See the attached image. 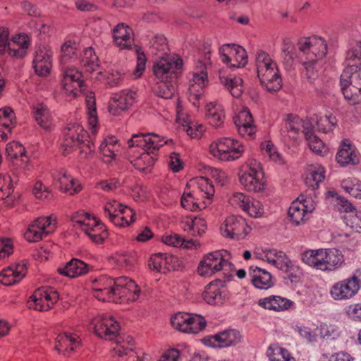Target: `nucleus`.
I'll list each match as a JSON object with an SVG mask.
<instances>
[{"mask_svg":"<svg viewBox=\"0 0 361 361\" xmlns=\"http://www.w3.org/2000/svg\"><path fill=\"white\" fill-rule=\"evenodd\" d=\"M168 143L154 133H137L132 135L128 144L130 148H140L142 152L131 161L133 166L139 171H145L154 166L157 159L159 148Z\"/></svg>","mask_w":361,"mask_h":361,"instance_id":"nucleus-1","label":"nucleus"},{"mask_svg":"<svg viewBox=\"0 0 361 361\" xmlns=\"http://www.w3.org/2000/svg\"><path fill=\"white\" fill-rule=\"evenodd\" d=\"M296 45L300 53V63L305 66L307 73H312L313 75V66L327 54L326 40L317 36L302 37L298 39Z\"/></svg>","mask_w":361,"mask_h":361,"instance_id":"nucleus-2","label":"nucleus"},{"mask_svg":"<svg viewBox=\"0 0 361 361\" xmlns=\"http://www.w3.org/2000/svg\"><path fill=\"white\" fill-rule=\"evenodd\" d=\"M255 62L257 77L269 92H277L282 87V79L276 63L263 50L256 53Z\"/></svg>","mask_w":361,"mask_h":361,"instance_id":"nucleus-3","label":"nucleus"},{"mask_svg":"<svg viewBox=\"0 0 361 361\" xmlns=\"http://www.w3.org/2000/svg\"><path fill=\"white\" fill-rule=\"evenodd\" d=\"M221 271L228 281L233 276L234 267L229 262V253L224 250L205 255L197 269V274L204 277H211Z\"/></svg>","mask_w":361,"mask_h":361,"instance_id":"nucleus-4","label":"nucleus"},{"mask_svg":"<svg viewBox=\"0 0 361 361\" xmlns=\"http://www.w3.org/2000/svg\"><path fill=\"white\" fill-rule=\"evenodd\" d=\"M239 181L244 188L251 192H260L267 187L265 173L262 164L254 158L243 164L238 172Z\"/></svg>","mask_w":361,"mask_h":361,"instance_id":"nucleus-5","label":"nucleus"},{"mask_svg":"<svg viewBox=\"0 0 361 361\" xmlns=\"http://www.w3.org/2000/svg\"><path fill=\"white\" fill-rule=\"evenodd\" d=\"M340 85L345 100L350 105L361 104V68L348 64L340 77Z\"/></svg>","mask_w":361,"mask_h":361,"instance_id":"nucleus-6","label":"nucleus"},{"mask_svg":"<svg viewBox=\"0 0 361 361\" xmlns=\"http://www.w3.org/2000/svg\"><path fill=\"white\" fill-rule=\"evenodd\" d=\"M89 135L84 128L78 123H69L63 130L61 147L63 154H69L77 148L82 149L86 154L91 152Z\"/></svg>","mask_w":361,"mask_h":361,"instance_id":"nucleus-7","label":"nucleus"},{"mask_svg":"<svg viewBox=\"0 0 361 361\" xmlns=\"http://www.w3.org/2000/svg\"><path fill=\"white\" fill-rule=\"evenodd\" d=\"M72 221L74 226H78L94 243H103L109 236L105 225L89 214L76 213L72 216Z\"/></svg>","mask_w":361,"mask_h":361,"instance_id":"nucleus-8","label":"nucleus"},{"mask_svg":"<svg viewBox=\"0 0 361 361\" xmlns=\"http://www.w3.org/2000/svg\"><path fill=\"white\" fill-rule=\"evenodd\" d=\"M209 149L211 154L221 161L237 159L244 152V146L238 140L231 137H221L214 140Z\"/></svg>","mask_w":361,"mask_h":361,"instance_id":"nucleus-9","label":"nucleus"},{"mask_svg":"<svg viewBox=\"0 0 361 361\" xmlns=\"http://www.w3.org/2000/svg\"><path fill=\"white\" fill-rule=\"evenodd\" d=\"M114 340L112 357L114 361H143V357H140L135 351V342L130 335L118 334Z\"/></svg>","mask_w":361,"mask_h":361,"instance_id":"nucleus-10","label":"nucleus"},{"mask_svg":"<svg viewBox=\"0 0 361 361\" xmlns=\"http://www.w3.org/2000/svg\"><path fill=\"white\" fill-rule=\"evenodd\" d=\"M140 289L130 279L121 276L115 279L114 295L111 302L115 303H129L137 300Z\"/></svg>","mask_w":361,"mask_h":361,"instance_id":"nucleus-11","label":"nucleus"},{"mask_svg":"<svg viewBox=\"0 0 361 361\" xmlns=\"http://www.w3.org/2000/svg\"><path fill=\"white\" fill-rule=\"evenodd\" d=\"M171 323L176 329L187 334H197L207 326L206 319L200 314L178 312L171 318Z\"/></svg>","mask_w":361,"mask_h":361,"instance_id":"nucleus-12","label":"nucleus"},{"mask_svg":"<svg viewBox=\"0 0 361 361\" xmlns=\"http://www.w3.org/2000/svg\"><path fill=\"white\" fill-rule=\"evenodd\" d=\"M183 61L180 58L162 57L154 63L152 73L159 80L173 81L180 73Z\"/></svg>","mask_w":361,"mask_h":361,"instance_id":"nucleus-13","label":"nucleus"},{"mask_svg":"<svg viewBox=\"0 0 361 361\" xmlns=\"http://www.w3.org/2000/svg\"><path fill=\"white\" fill-rule=\"evenodd\" d=\"M58 292L52 287H41L35 290L27 300V307L37 311H48L59 300Z\"/></svg>","mask_w":361,"mask_h":361,"instance_id":"nucleus-14","label":"nucleus"},{"mask_svg":"<svg viewBox=\"0 0 361 361\" xmlns=\"http://www.w3.org/2000/svg\"><path fill=\"white\" fill-rule=\"evenodd\" d=\"M61 71V85L66 95L76 97L85 90L86 84L81 71L74 67H64Z\"/></svg>","mask_w":361,"mask_h":361,"instance_id":"nucleus-15","label":"nucleus"},{"mask_svg":"<svg viewBox=\"0 0 361 361\" xmlns=\"http://www.w3.org/2000/svg\"><path fill=\"white\" fill-rule=\"evenodd\" d=\"M221 61L228 68H242L248 61L247 52L242 47L235 44H226L219 48Z\"/></svg>","mask_w":361,"mask_h":361,"instance_id":"nucleus-16","label":"nucleus"},{"mask_svg":"<svg viewBox=\"0 0 361 361\" xmlns=\"http://www.w3.org/2000/svg\"><path fill=\"white\" fill-rule=\"evenodd\" d=\"M361 281L353 274L349 278L334 283L330 290L331 297L336 300H346L353 298L359 291Z\"/></svg>","mask_w":361,"mask_h":361,"instance_id":"nucleus-17","label":"nucleus"},{"mask_svg":"<svg viewBox=\"0 0 361 361\" xmlns=\"http://www.w3.org/2000/svg\"><path fill=\"white\" fill-rule=\"evenodd\" d=\"M55 228L56 224L52 222L51 216L39 217L30 224L24 237L28 242H39L53 233Z\"/></svg>","mask_w":361,"mask_h":361,"instance_id":"nucleus-18","label":"nucleus"},{"mask_svg":"<svg viewBox=\"0 0 361 361\" xmlns=\"http://www.w3.org/2000/svg\"><path fill=\"white\" fill-rule=\"evenodd\" d=\"M221 229L226 237L237 240L245 238L251 231L246 219L241 216L236 215L226 217Z\"/></svg>","mask_w":361,"mask_h":361,"instance_id":"nucleus-19","label":"nucleus"},{"mask_svg":"<svg viewBox=\"0 0 361 361\" xmlns=\"http://www.w3.org/2000/svg\"><path fill=\"white\" fill-rule=\"evenodd\" d=\"M240 333L235 329H226L214 335L202 338V343L214 348H223L233 346L241 341Z\"/></svg>","mask_w":361,"mask_h":361,"instance_id":"nucleus-20","label":"nucleus"},{"mask_svg":"<svg viewBox=\"0 0 361 361\" xmlns=\"http://www.w3.org/2000/svg\"><path fill=\"white\" fill-rule=\"evenodd\" d=\"M203 300L211 305L224 304L229 298L226 280L216 279L206 286L202 293Z\"/></svg>","mask_w":361,"mask_h":361,"instance_id":"nucleus-21","label":"nucleus"},{"mask_svg":"<svg viewBox=\"0 0 361 361\" xmlns=\"http://www.w3.org/2000/svg\"><path fill=\"white\" fill-rule=\"evenodd\" d=\"M51 58L52 51L49 47L44 45L37 46L32 61L35 73L41 77L47 76L52 66Z\"/></svg>","mask_w":361,"mask_h":361,"instance_id":"nucleus-22","label":"nucleus"},{"mask_svg":"<svg viewBox=\"0 0 361 361\" xmlns=\"http://www.w3.org/2000/svg\"><path fill=\"white\" fill-rule=\"evenodd\" d=\"M136 92L130 90H124L116 94L109 102V112L118 116L127 111L135 102Z\"/></svg>","mask_w":361,"mask_h":361,"instance_id":"nucleus-23","label":"nucleus"},{"mask_svg":"<svg viewBox=\"0 0 361 361\" xmlns=\"http://www.w3.org/2000/svg\"><path fill=\"white\" fill-rule=\"evenodd\" d=\"M94 329L99 337L114 341L118 334L120 324L113 317H98L94 320Z\"/></svg>","mask_w":361,"mask_h":361,"instance_id":"nucleus-24","label":"nucleus"},{"mask_svg":"<svg viewBox=\"0 0 361 361\" xmlns=\"http://www.w3.org/2000/svg\"><path fill=\"white\" fill-rule=\"evenodd\" d=\"M233 122L239 134L246 139H253L257 132L252 116L247 108L240 111L234 117Z\"/></svg>","mask_w":361,"mask_h":361,"instance_id":"nucleus-25","label":"nucleus"},{"mask_svg":"<svg viewBox=\"0 0 361 361\" xmlns=\"http://www.w3.org/2000/svg\"><path fill=\"white\" fill-rule=\"evenodd\" d=\"M31 114L39 127L50 132L55 128L54 119L48 106L44 103H37L32 106Z\"/></svg>","mask_w":361,"mask_h":361,"instance_id":"nucleus-26","label":"nucleus"},{"mask_svg":"<svg viewBox=\"0 0 361 361\" xmlns=\"http://www.w3.org/2000/svg\"><path fill=\"white\" fill-rule=\"evenodd\" d=\"M114 286L115 280L106 276H101L92 281L91 288L94 296L99 300L111 302Z\"/></svg>","mask_w":361,"mask_h":361,"instance_id":"nucleus-27","label":"nucleus"},{"mask_svg":"<svg viewBox=\"0 0 361 361\" xmlns=\"http://www.w3.org/2000/svg\"><path fill=\"white\" fill-rule=\"evenodd\" d=\"M27 262L11 264L0 272V283L4 286H12L19 283L27 274Z\"/></svg>","mask_w":361,"mask_h":361,"instance_id":"nucleus-28","label":"nucleus"},{"mask_svg":"<svg viewBox=\"0 0 361 361\" xmlns=\"http://www.w3.org/2000/svg\"><path fill=\"white\" fill-rule=\"evenodd\" d=\"M113 42L120 50H131L134 46V35L130 27L118 24L113 29Z\"/></svg>","mask_w":361,"mask_h":361,"instance_id":"nucleus-29","label":"nucleus"},{"mask_svg":"<svg viewBox=\"0 0 361 361\" xmlns=\"http://www.w3.org/2000/svg\"><path fill=\"white\" fill-rule=\"evenodd\" d=\"M81 345V340L75 334L63 333L58 335L55 348L66 357H71Z\"/></svg>","mask_w":361,"mask_h":361,"instance_id":"nucleus-30","label":"nucleus"},{"mask_svg":"<svg viewBox=\"0 0 361 361\" xmlns=\"http://www.w3.org/2000/svg\"><path fill=\"white\" fill-rule=\"evenodd\" d=\"M30 44V37L27 34L13 35L10 39L6 53L13 58H24L27 54Z\"/></svg>","mask_w":361,"mask_h":361,"instance_id":"nucleus-31","label":"nucleus"},{"mask_svg":"<svg viewBox=\"0 0 361 361\" xmlns=\"http://www.w3.org/2000/svg\"><path fill=\"white\" fill-rule=\"evenodd\" d=\"M336 159L341 166L355 165L360 161L359 153L355 145L348 139H344L341 142Z\"/></svg>","mask_w":361,"mask_h":361,"instance_id":"nucleus-32","label":"nucleus"},{"mask_svg":"<svg viewBox=\"0 0 361 361\" xmlns=\"http://www.w3.org/2000/svg\"><path fill=\"white\" fill-rule=\"evenodd\" d=\"M306 203H307V200H296L292 202L289 208L288 216L295 225L305 223L310 217L312 208Z\"/></svg>","mask_w":361,"mask_h":361,"instance_id":"nucleus-33","label":"nucleus"},{"mask_svg":"<svg viewBox=\"0 0 361 361\" xmlns=\"http://www.w3.org/2000/svg\"><path fill=\"white\" fill-rule=\"evenodd\" d=\"M261 307L274 312H283L290 310L293 306V302L280 295H270L258 300Z\"/></svg>","mask_w":361,"mask_h":361,"instance_id":"nucleus-34","label":"nucleus"},{"mask_svg":"<svg viewBox=\"0 0 361 361\" xmlns=\"http://www.w3.org/2000/svg\"><path fill=\"white\" fill-rule=\"evenodd\" d=\"M207 203L192 188L184 191L180 199L181 206L189 211L195 212L204 209Z\"/></svg>","mask_w":361,"mask_h":361,"instance_id":"nucleus-35","label":"nucleus"},{"mask_svg":"<svg viewBox=\"0 0 361 361\" xmlns=\"http://www.w3.org/2000/svg\"><path fill=\"white\" fill-rule=\"evenodd\" d=\"M188 189L192 188L198 192L199 195L209 202L214 194V187L212 181L205 177H197L191 180L186 185Z\"/></svg>","mask_w":361,"mask_h":361,"instance_id":"nucleus-36","label":"nucleus"},{"mask_svg":"<svg viewBox=\"0 0 361 361\" xmlns=\"http://www.w3.org/2000/svg\"><path fill=\"white\" fill-rule=\"evenodd\" d=\"M249 275L252 284L259 289H269L274 285V280L271 274L264 269L256 267H250Z\"/></svg>","mask_w":361,"mask_h":361,"instance_id":"nucleus-37","label":"nucleus"},{"mask_svg":"<svg viewBox=\"0 0 361 361\" xmlns=\"http://www.w3.org/2000/svg\"><path fill=\"white\" fill-rule=\"evenodd\" d=\"M219 80L230 93L235 98L240 97L243 92V80L235 75H226L224 72H219Z\"/></svg>","mask_w":361,"mask_h":361,"instance_id":"nucleus-38","label":"nucleus"},{"mask_svg":"<svg viewBox=\"0 0 361 361\" xmlns=\"http://www.w3.org/2000/svg\"><path fill=\"white\" fill-rule=\"evenodd\" d=\"M300 51H297L292 40L288 37L284 38L281 44V56L283 64L288 68L293 67L296 61L300 63Z\"/></svg>","mask_w":361,"mask_h":361,"instance_id":"nucleus-39","label":"nucleus"},{"mask_svg":"<svg viewBox=\"0 0 361 361\" xmlns=\"http://www.w3.org/2000/svg\"><path fill=\"white\" fill-rule=\"evenodd\" d=\"M55 179L59 183L60 190L69 195H74L81 190L79 182L68 174L64 170H61L55 176Z\"/></svg>","mask_w":361,"mask_h":361,"instance_id":"nucleus-40","label":"nucleus"},{"mask_svg":"<svg viewBox=\"0 0 361 361\" xmlns=\"http://www.w3.org/2000/svg\"><path fill=\"white\" fill-rule=\"evenodd\" d=\"M206 119L214 128L224 125L225 113L223 106L217 103H209L206 106Z\"/></svg>","mask_w":361,"mask_h":361,"instance_id":"nucleus-41","label":"nucleus"},{"mask_svg":"<svg viewBox=\"0 0 361 361\" xmlns=\"http://www.w3.org/2000/svg\"><path fill=\"white\" fill-rule=\"evenodd\" d=\"M58 272L70 278H75L84 275L88 272V266L84 262L72 259L64 267L58 269Z\"/></svg>","mask_w":361,"mask_h":361,"instance_id":"nucleus-42","label":"nucleus"},{"mask_svg":"<svg viewBox=\"0 0 361 361\" xmlns=\"http://www.w3.org/2000/svg\"><path fill=\"white\" fill-rule=\"evenodd\" d=\"M323 271H333L344 262L343 255L337 249H323Z\"/></svg>","mask_w":361,"mask_h":361,"instance_id":"nucleus-43","label":"nucleus"},{"mask_svg":"<svg viewBox=\"0 0 361 361\" xmlns=\"http://www.w3.org/2000/svg\"><path fill=\"white\" fill-rule=\"evenodd\" d=\"M183 229L192 235H201L207 229V224L203 218L185 216L181 221Z\"/></svg>","mask_w":361,"mask_h":361,"instance_id":"nucleus-44","label":"nucleus"},{"mask_svg":"<svg viewBox=\"0 0 361 361\" xmlns=\"http://www.w3.org/2000/svg\"><path fill=\"white\" fill-rule=\"evenodd\" d=\"M323 249L307 250L301 253V261L306 265L323 271Z\"/></svg>","mask_w":361,"mask_h":361,"instance_id":"nucleus-45","label":"nucleus"},{"mask_svg":"<svg viewBox=\"0 0 361 361\" xmlns=\"http://www.w3.org/2000/svg\"><path fill=\"white\" fill-rule=\"evenodd\" d=\"M99 149L104 161L110 163L115 159L120 149V145L115 137H108L100 145Z\"/></svg>","mask_w":361,"mask_h":361,"instance_id":"nucleus-46","label":"nucleus"},{"mask_svg":"<svg viewBox=\"0 0 361 361\" xmlns=\"http://www.w3.org/2000/svg\"><path fill=\"white\" fill-rule=\"evenodd\" d=\"M123 207L124 205L116 200L109 201L104 206V214L114 225L121 227Z\"/></svg>","mask_w":361,"mask_h":361,"instance_id":"nucleus-47","label":"nucleus"},{"mask_svg":"<svg viewBox=\"0 0 361 361\" xmlns=\"http://www.w3.org/2000/svg\"><path fill=\"white\" fill-rule=\"evenodd\" d=\"M264 260L283 271L292 262L284 252H277L275 250L265 252Z\"/></svg>","mask_w":361,"mask_h":361,"instance_id":"nucleus-48","label":"nucleus"},{"mask_svg":"<svg viewBox=\"0 0 361 361\" xmlns=\"http://www.w3.org/2000/svg\"><path fill=\"white\" fill-rule=\"evenodd\" d=\"M80 63L86 72L92 73L99 71V60L92 47L84 49Z\"/></svg>","mask_w":361,"mask_h":361,"instance_id":"nucleus-49","label":"nucleus"},{"mask_svg":"<svg viewBox=\"0 0 361 361\" xmlns=\"http://www.w3.org/2000/svg\"><path fill=\"white\" fill-rule=\"evenodd\" d=\"M267 355L270 361H296L287 349L278 343H272L269 346Z\"/></svg>","mask_w":361,"mask_h":361,"instance_id":"nucleus-50","label":"nucleus"},{"mask_svg":"<svg viewBox=\"0 0 361 361\" xmlns=\"http://www.w3.org/2000/svg\"><path fill=\"white\" fill-rule=\"evenodd\" d=\"M325 178V169L321 166L310 165L306 171V183L312 188H317L319 183Z\"/></svg>","mask_w":361,"mask_h":361,"instance_id":"nucleus-51","label":"nucleus"},{"mask_svg":"<svg viewBox=\"0 0 361 361\" xmlns=\"http://www.w3.org/2000/svg\"><path fill=\"white\" fill-rule=\"evenodd\" d=\"M6 152L11 160H20L23 164L27 161L25 148L18 142H11L7 144Z\"/></svg>","mask_w":361,"mask_h":361,"instance_id":"nucleus-52","label":"nucleus"},{"mask_svg":"<svg viewBox=\"0 0 361 361\" xmlns=\"http://www.w3.org/2000/svg\"><path fill=\"white\" fill-rule=\"evenodd\" d=\"M305 136L310 149L314 153L323 156L327 152L328 149L325 144L313 133L307 131L305 133Z\"/></svg>","mask_w":361,"mask_h":361,"instance_id":"nucleus-53","label":"nucleus"},{"mask_svg":"<svg viewBox=\"0 0 361 361\" xmlns=\"http://www.w3.org/2000/svg\"><path fill=\"white\" fill-rule=\"evenodd\" d=\"M171 82L159 80L153 86V92L158 97L166 99L172 98L175 93V87Z\"/></svg>","mask_w":361,"mask_h":361,"instance_id":"nucleus-54","label":"nucleus"},{"mask_svg":"<svg viewBox=\"0 0 361 361\" xmlns=\"http://www.w3.org/2000/svg\"><path fill=\"white\" fill-rule=\"evenodd\" d=\"M79 45L73 41H66L61 47V62L66 64L77 56Z\"/></svg>","mask_w":361,"mask_h":361,"instance_id":"nucleus-55","label":"nucleus"},{"mask_svg":"<svg viewBox=\"0 0 361 361\" xmlns=\"http://www.w3.org/2000/svg\"><path fill=\"white\" fill-rule=\"evenodd\" d=\"M342 188L350 196L361 200V182L355 178H347L341 182Z\"/></svg>","mask_w":361,"mask_h":361,"instance_id":"nucleus-56","label":"nucleus"},{"mask_svg":"<svg viewBox=\"0 0 361 361\" xmlns=\"http://www.w3.org/2000/svg\"><path fill=\"white\" fill-rule=\"evenodd\" d=\"M109 259L118 267L125 269H130L134 261L133 257L128 252H116Z\"/></svg>","mask_w":361,"mask_h":361,"instance_id":"nucleus-57","label":"nucleus"},{"mask_svg":"<svg viewBox=\"0 0 361 361\" xmlns=\"http://www.w3.org/2000/svg\"><path fill=\"white\" fill-rule=\"evenodd\" d=\"M337 120L332 114L324 115L317 118L316 126L319 131L326 133L332 130L336 126Z\"/></svg>","mask_w":361,"mask_h":361,"instance_id":"nucleus-58","label":"nucleus"},{"mask_svg":"<svg viewBox=\"0 0 361 361\" xmlns=\"http://www.w3.org/2000/svg\"><path fill=\"white\" fill-rule=\"evenodd\" d=\"M149 267L157 272L165 273L169 268L166 267V257L164 255L159 253L152 255L149 260Z\"/></svg>","mask_w":361,"mask_h":361,"instance_id":"nucleus-59","label":"nucleus"},{"mask_svg":"<svg viewBox=\"0 0 361 361\" xmlns=\"http://www.w3.org/2000/svg\"><path fill=\"white\" fill-rule=\"evenodd\" d=\"M243 212L252 218H259L262 216L264 213L262 202L252 197L250 199Z\"/></svg>","mask_w":361,"mask_h":361,"instance_id":"nucleus-60","label":"nucleus"},{"mask_svg":"<svg viewBox=\"0 0 361 361\" xmlns=\"http://www.w3.org/2000/svg\"><path fill=\"white\" fill-rule=\"evenodd\" d=\"M251 198L250 196L245 193L236 192L229 197L228 202L231 206L238 207L244 211Z\"/></svg>","mask_w":361,"mask_h":361,"instance_id":"nucleus-61","label":"nucleus"},{"mask_svg":"<svg viewBox=\"0 0 361 361\" xmlns=\"http://www.w3.org/2000/svg\"><path fill=\"white\" fill-rule=\"evenodd\" d=\"M183 126L187 134L193 139L201 138L205 131L204 126L196 121H190Z\"/></svg>","mask_w":361,"mask_h":361,"instance_id":"nucleus-62","label":"nucleus"},{"mask_svg":"<svg viewBox=\"0 0 361 361\" xmlns=\"http://www.w3.org/2000/svg\"><path fill=\"white\" fill-rule=\"evenodd\" d=\"M15 123L14 112L11 108L0 109V126L13 128Z\"/></svg>","mask_w":361,"mask_h":361,"instance_id":"nucleus-63","label":"nucleus"},{"mask_svg":"<svg viewBox=\"0 0 361 361\" xmlns=\"http://www.w3.org/2000/svg\"><path fill=\"white\" fill-rule=\"evenodd\" d=\"M283 271L287 274V277L292 282H298L303 276L302 269L293 262H291Z\"/></svg>","mask_w":361,"mask_h":361,"instance_id":"nucleus-64","label":"nucleus"}]
</instances>
